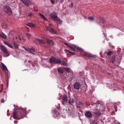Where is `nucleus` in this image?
I'll return each instance as SVG.
<instances>
[{
	"instance_id": "49",
	"label": "nucleus",
	"mask_w": 124,
	"mask_h": 124,
	"mask_svg": "<svg viewBox=\"0 0 124 124\" xmlns=\"http://www.w3.org/2000/svg\"><path fill=\"white\" fill-rule=\"evenodd\" d=\"M69 111L68 113H70V114H71V113H71V112H71V111H70L69 110Z\"/></svg>"
},
{
	"instance_id": "41",
	"label": "nucleus",
	"mask_w": 124,
	"mask_h": 124,
	"mask_svg": "<svg viewBox=\"0 0 124 124\" xmlns=\"http://www.w3.org/2000/svg\"><path fill=\"white\" fill-rule=\"evenodd\" d=\"M64 43L65 45H66V46H68V47H69V46H70V45H69L68 43H67L66 42H64Z\"/></svg>"
},
{
	"instance_id": "39",
	"label": "nucleus",
	"mask_w": 124,
	"mask_h": 124,
	"mask_svg": "<svg viewBox=\"0 0 124 124\" xmlns=\"http://www.w3.org/2000/svg\"><path fill=\"white\" fill-rule=\"evenodd\" d=\"M63 111L64 113H66L67 112V111L66 109L65 110V109H64L63 110Z\"/></svg>"
},
{
	"instance_id": "56",
	"label": "nucleus",
	"mask_w": 124,
	"mask_h": 124,
	"mask_svg": "<svg viewBox=\"0 0 124 124\" xmlns=\"http://www.w3.org/2000/svg\"><path fill=\"white\" fill-rule=\"evenodd\" d=\"M69 97L70 98V95H69Z\"/></svg>"
},
{
	"instance_id": "31",
	"label": "nucleus",
	"mask_w": 124,
	"mask_h": 124,
	"mask_svg": "<svg viewBox=\"0 0 124 124\" xmlns=\"http://www.w3.org/2000/svg\"><path fill=\"white\" fill-rule=\"evenodd\" d=\"M39 16H40L44 20H47V19L44 16L42 15V14H39Z\"/></svg>"
},
{
	"instance_id": "32",
	"label": "nucleus",
	"mask_w": 124,
	"mask_h": 124,
	"mask_svg": "<svg viewBox=\"0 0 124 124\" xmlns=\"http://www.w3.org/2000/svg\"><path fill=\"white\" fill-rule=\"evenodd\" d=\"M26 34L27 37L28 39H29L31 37V35L29 33H26Z\"/></svg>"
},
{
	"instance_id": "23",
	"label": "nucleus",
	"mask_w": 124,
	"mask_h": 124,
	"mask_svg": "<svg viewBox=\"0 0 124 124\" xmlns=\"http://www.w3.org/2000/svg\"><path fill=\"white\" fill-rule=\"evenodd\" d=\"M6 72V76H7V80H8L10 77V74L9 72H8V71H7Z\"/></svg>"
},
{
	"instance_id": "33",
	"label": "nucleus",
	"mask_w": 124,
	"mask_h": 124,
	"mask_svg": "<svg viewBox=\"0 0 124 124\" xmlns=\"http://www.w3.org/2000/svg\"><path fill=\"white\" fill-rule=\"evenodd\" d=\"M69 47L73 51H75V49L71 45L69 46Z\"/></svg>"
},
{
	"instance_id": "24",
	"label": "nucleus",
	"mask_w": 124,
	"mask_h": 124,
	"mask_svg": "<svg viewBox=\"0 0 124 124\" xmlns=\"http://www.w3.org/2000/svg\"><path fill=\"white\" fill-rule=\"evenodd\" d=\"M69 102L70 104H72L74 102V100L73 99H70L69 100Z\"/></svg>"
},
{
	"instance_id": "57",
	"label": "nucleus",
	"mask_w": 124,
	"mask_h": 124,
	"mask_svg": "<svg viewBox=\"0 0 124 124\" xmlns=\"http://www.w3.org/2000/svg\"><path fill=\"white\" fill-rule=\"evenodd\" d=\"M8 56V55H7V56Z\"/></svg>"
},
{
	"instance_id": "38",
	"label": "nucleus",
	"mask_w": 124,
	"mask_h": 124,
	"mask_svg": "<svg viewBox=\"0 0 124 124\" xmlns=\"http://www.w3.org/2000/svg\"><path fill=\"white\" fill-rule=\"evenodd\" d=\"M73 2H71V4L69 5V7L71 8L73 7Z\"/></svg>"
},
{
	"instance_id": "47",
	"label": "nucleus",
	"mask_w": 124,
	"mask_h": 124,
	"mask_svg": "<svg viewBox=\"0 0 124 124\" xmlns=\"http://www.w3.org/2000/svg\"><path fill=\"white\" fill-rule=\"evenodd\" d=\"M78 49L79 50H81V49L80 48H78Z\"/></svg>"
},
{
	"instance_id": "2",
	"label": "nucleus",
	"mask_w": 124,
	"mask_h": 124,
	"mask_svg": "<svg viewBox=\"0 0 124 124\" xmlns=\"http://www.w3.org/2000/svg\"><path fill=\"white\" fill-rule=\"evenodd\" d=\"M92 106L93 108L94 109L93 110L95 111V112H94V113L98 116H100L101 114L100 112L104 109V106L101 103H95L92 105Z\"/></svg>"
},
{
	"instance_id": "48",
	"label": "nucleus",
	"mask_w": 124,
	"mask_h": 124,
	"mask_svg": "<svg viewBox=\"0 0 124 124\" xmlns=\"http://www.w3.org/2000/svg\"><path fill=\"white\" fill-rule=\"evenodd\" d=\"M100 121L101 122H102L103 123H104V122H103V121H102V119H101L100 120Z\"/></svg>"
},
{
	"instance_id": "10",
	"label": "nucleus",
	"mask_w": 124,
	"mask_h": 124,
	"mask_svg": "<svg viewBox=\"0 0 124 124\" xmlns=\"http://www.w3.org/2000/svg\"><path fill=\"white\" fill-rule=\"evenodd\" d=\"M73 86L74 88L78 90L79 88V84L78 82L75 83L73 84Z\"/></svg>"
},
{
	"instance_id": "51",
	"label": "nucleus",
	"mask_w": 124,
	"mask_h": 124,
	"mask_svg": "<svg viewBox=\"0 0 124 124\" xmlns=\"http://www.w3.org/2000/svg\"><path fill=\"white\" fill-rule=\"evenodd\" d=\"M9 110L8 109L7 110V113H8V112H9Z\"/></svg>"
},
{
	"instance_id": "8",
	"label": "nucleus",
	"mask_w": 124,
	"mask_h": 124,
	"mask_svg": "<svg viewBox=\"0 0 124 124\" xmlns=\"http://www.w3.org/2000/svg\"><path fill=\"white\" fill-rule=\"evenodd\" d=\"M34 42L36 44H41L42 43H43V41L41 39H36L34 41Z\"/></svg>"
},
{
	"instance_id": "55",
	"label": "nucleus",
	"mask_w": 124,
	"mask_h": 124,
	"mask_svg": "<svg viewBox=\"0 0 124 124\" xmlns=\"http://www.w3.org/2000/svg\"><path fill=\"white\" fill-rule=\"evenodd\" d=\"M1 65L0 64V67Z\"/></svg>"
},
{
	"instance_id": "4",
	"label": "nucleus",
	"mask_w": 124,
	"mask_h": 124,
	"mask_svg": "<svg viewBox=\"0 0 124 124\" xmlns=\"http://www.w3.org/2000/svg\"><path fill=\"white\" fill-rule=\"evenodd\" d=\"M50 62L51 63L59 64L61 62V60L60 59L56 58L54 57H52L50 59Z\"/></svg>"
},
{
	"instance_id": "54",
	"label": "nucleus",
	"mask_w": 124,
	"mask_h": 124,
	"mask_svg": "<svg viewBox=\"0 0 124 124\" xmlns=\"http://www.w3.org/2000/svg\"><path fill=\"white\" fill-rule=\"evenodd\" d=\"M49 25H50H50H51V24H49Z\"/></svg>"
},
{
	"instance_id": "35",
	"label": "nucleus",
	"mask_w": 124,
	"mask_h": 124,
	"mask_svg": "<svg viewBox=\"0 0 124 124\" xmlns=\"http://www.w3.org/2000/svg\"><path fill=\"white\" fill-rule=\"evenodd\" d=\"M23 47L24 48L25 50L27 52H30V48H26L24 46H23Z\"/></svg>"
},
{
	"instance_id": "30",
	"label": "nucleus",
	"mask_w": 124,
	"mask_h": 124,
	"mask_svg": "<svg viewBox=\"0 0 124 124\" xmlns=\"http://www.w3.org/2000/svg\"><path fill=\"white\" fill-rule=\"evenodd\" d=\"M65 51L66 53L69 52V53L71 54L72 55H74L75 54L74 52H71L68 50H65Z\"/></svg>"
},
{
	"instance_id": "43",
	"label": "nucleus",
	"mask_w": 124,
	"mask_h": 124,
	"mask_svg": "<svg viewBox=\"0 0 124 124\" xmlns=\"http://www.w3.org/2000/svg\"><path fill=\"white\" fill-rule=\"evenodd\" d=\"M1 103H4V99H2L1 100Z\"/></svg>"
},
{
	"instance_id": "16",
	"label": "nucleus",
	"mask_w": 124,
	"mask_h": 124,
	"mask_svg": "<svg viewBox=\"0 0 124 124\" xmlns=\"http://www.w3.org/2000/svg\"><path fill=\"white\" fill-rule=\"evenodd\" d=\"M84 105V103L81 102H79L77 105V107L78 108H80Z\"/></svg>"
},
{
	"instance_id": "58",
	"label": "nucleus",
	"mask_w": 124,
	"mask_h": 124,
	"mask_svg": "<svg viewBox=\"0 0 124 124\" xmlns=\"http://www.w3.org/2000/svg\"><path fill=\"white\" fill-rule=\"evenodd\" d=\"M105 119V118H104L103 120H104Z\"/></svg>"
},
{
	"instance_id": "5",
	"label": "nucleus",
	"mask_w": 124,
	"mask_h": 124,
	"mask_svg": "<svg viewBox=\"0 0 124 124\" xmlns=\"http://www.w3.org/2000/svg\"><path fill=\"white\" fill-rule=\"evenodd\" d=\"M4 11L8 15H10L12 13V12L11 8L9 7L6 6L4 7Z\"/></svg>"
},
{
	"instance_id": "7",
	"label": "nucleus",
	"mask_w": 124,
	"mask_h": 124,
	"mask_svg": "<svg viewBox=\"0 0 124 124\" xmlns=\"http://www.w3.org/2000/svg\"><path fill=\"white\" fill-rule=\"evenodd\" d=\"M62 104L63 105L65 104V102H67L68 101L67 96L65 95H64L62 98Z\"/></svg>"
},
{
	"instance_id": "42",
	"label": "nucleus",
	"mask_w": 124,
	"mask_h": 124,
	"mask_svg": "<svg viewBox=\"0 0 124 124\" xmlns=\"http://www.w3.org/2000/svg\"><path fill=\"white\" fill-rule=\"evenodd\" d=\"M8 46L12 48H13V46L11 44H10L9 45V46Z\"/></svg>"
},
{
	"instance_id": "44",
	"label": "nucleus",
	"mask_w": 124,
	"mask_h": 124,
	"mask_svg": "<svg viewBox=\"0 0 124 124\" xmlns=\"http://www.w3.org/2000/svg\"><path fill=\"white\" fill-rule=\"evenodd\" d=\"M32 15V13H30V14H29L28 15V17H31Z\"/></svg>"
},
{
	"instance_id": "45",
	"label": "nucleus",
	"mask_w": 124,
	"mask_h": 124,
	"mask_svg": "<svg viewBox=\"0 0 124 124\" xmlns=\"http://www.w3.org/2000/svg\"><path fill=\"white\" fill-rule=\"evenodd\" d=\"M64 0H61V1L60 2V3H62L64 1Z\"/></svg>"
},
{
	"instance_id": "3",
	"label": "nucleus",
	"mask_w": 124,
	"mask_h": 124,
	"mask_svg": "<svg viewBox=\"0 0 124 124\" xmlns=\"http://www.w3.org/2000/svg\"><path fill=\"white\" fill-rule=\"evenodd\" d=\"M50 16L51 18L53 19L55 21H57L58 23H57V24H60L61 23V20L57 16V14L55 12H54L50 14Z\"/></svg>"
},
{
	"instance_id": "34",
	"label": "nucleus",
	"mask_w": 124,
	"mask_h": 124,
	"mask_svg": "<svg viewBox=\"0 0 124 124\" xmlns=\"http://www.w3.org/2000/svg\"><path fill=\"white\" fill-rule=\"evenodd\" d=\"M34 51L35 50L34 48H31L30 49V53H32V52H34ZM32 53L33 54V53Z\"/></svg>"
},
{
	"instance_id": "6",
	"label": "nucleus",
	"mask_w": 124,
	"mask_h": 124,
	"mask_svg": "<svg viewBox=\"0 0 124 124\" xmlns=\"http://www.w3.org/2000/svg\"><path fill=\"white\" fill-rule=\"evenodd\" d=\"M85 116L87 118H90L92 116V114L91 112L89 111H87L85 113Z\"/></svg>"
},
{
	"instance_id": "12",
	"label": "nucleus",
	"mask_w": 124,
	"mask_h": 124,
	"mask_svg": "<svg viewBox=\"0 0 124 124\" xmlns=\"http://www.w3.org/2000/svg\"><path fill=\"white\" fill-rule=\"evenodd\" d=\"M84 56L85 57H94L95 56L93 55L90 53H85L84 54Z\"/></svg>"
},
{
	"instance_id": "1",
	"label": "nucleus",
	"mask_w": 124,
	"mask_h": 124,
	"mask_svg": "<svg viewBox=\"0 0 124 124\" xmlns=\"http://www.w3.org/2000/svg\"><path fill=\"white\" fill-rule=\"evenodd\" d=\"M26 109L19 108L15 109L13 113V117L14 118L18 120L23 118L26 115Z\"/></svg>"
},
{
	"instance_id": "53",
	"label": "nucleus",
	"mask_w": 124,
	"mask_h": 124,
	"mask_svg": "<svg viewBox=\"0 0 124 124\" xmlns=\"http://www.w3.org/2000/svg\"><path fill=\"white\" fill-rule=\"evenodd\" d=\"M92 122V123H91V124H93V122Z\"/></svg>"
},
{
	"instance_id": "27",
	"label": "nucleus",
	"mask_w": 124,
	"mask_h": 124,
	"mask_svg": "<svg viewBox=\"0 0 124 124\" xmlns=\"http://www.w3.org/2000/svg\"><path fill=\"white\" fill-rule=\"evenodd\" d=\"M13 45L15 48L17 49L18 48V46H17L16 42H13Z\"/></svg>"
},
{
	"instance_id": "29",
	"label": "nucleus",
	"mask_w": 124,
	"mask_h": 124,
	"mask_svg": "<svg viewBox=\"0 0 124 124\" xmlns=\"http://www.w3.org/2000/svg\"><path fill=\"white\" fill-rule=\"evenodd\" d=\"M49 30L52 33H54L55 32V31L52 28H49Z\"/></svg>"
},
{
	"instance_id": "22",
	"label": "nucleus",
	"mask_w": 124,
	"mask_h": 124,
	"mask_svg": "<svg viewBox=\"0 0 124 124\" xmlns=\"http://www.w3.org/2000/svg\"><path fill=\"white\" fill-rule=\"evenodd\" d=\"M115 61V57L114 56L112 57L110 59V62L112 63L114 62Z\"/></svg>"
},
{
	"instance_id": "19",
	"label": "nucleus",
	"mask_w": 124,
	"mask_h": 124,
	"mask_svg": "<svg viewBox=\"0 0 124 124\" xmlns=\"http://www.w3.org/2000/svg\"><path fill=\"white\" fill-rule=\"evenodd\" d=\"M93 122V124H99L100 122L99 121L97 120L94 119Z\"/></svg>"
},
{
	"instance_id": "9",
	"label": "nucleus",
	"mask_w": 124,
	"mask_h": 124,
	"mask_svg": "<svg viewBox=\"0 0 124 124\" xmlns=\"http://www.w3.org/2000/svg\"><path fill=\"white\" fill-rule=\"evenodd\" d=\"M44 43L47 45L52 46L54 44V42L52 40H48L46 41H45Z\"/></svg>"
},
{
	"instance_id": "40",
	"label": "nucleus",
	"mask_w": 124,
	"mask_h": 124,
	"mask_svg": "<svg viewBox=\"0 0 124 124\" xmlns=\"http://www.w3.org/2000/svg\"><path fill=\"white\" fill-rule=\"evenodd\" d=\"M3 42L6 45H8V43L7 42H6L5 41H3Z\"/></svg>"
},
{
	"instance_id": "18",
	"label": "nucleus",
	"mask_w": 124,
	"mask_h": 124,
	"mask_svg": "<svg viewBox=\"0 0 124 124\" xmlns=\"http://www.w3.org/2000/svg\"><path fill=\"white\" fill-rule=\"evenodd\" d=\"M58 72L61 73H63L64 71L63 69L62 68H57Z\"/></svg>"
},
{
	"instance_id": "15",
	"label": "nucleus",
	"mask_w": 124,
	"mask_h": 124,
	"mask_svg": "<svg viewBox=\"0 0 124 124\" xmlns=\"http://www.w3.org/2000/svg\"><path fill=\"white\" fill-rule=\"evenodd\" d=\"M1 64L2 65V69L4 71H8V70L6 66L2 63H1Z\"/></svg>"
},
{
	"instance_id": "21",
	"label": "nucleus",
	"mask_w": 124,
	"mask_h": 124,
	"mask_svg": "<svg viewBox=\"0 0 124 124\" xmlns=\"http://www.w3.org/2000/svg\"><path fill=\"white\" fill-rule=\"evenodd\" d=\"M27 25L30 27H33L35 26V25L32 23H29L27 24Z\"/></svg>"
},
{
	"instance_id": "50",
	"label": "nucleus",
	"mask_w": 124,
	"mask_h": 124,
	"mask_svg": "<svg viewBox=\"0 0 124 124\" xmlns=\"http://www.w3.org/2000/svg\"><path fill=\"white\" fill-rule=\"evenodd\" d=\"M117 124H120V123L119 122H117Z\"/></svg>"
},
{
	"instance_id": "11",
	"label": "nucleus",
	"mask_w": 124,
	"mask_h": 124,
	"mask_svg": "<svg viewBox=\"0 0 124 124\" xmlns=\"http://www.w3.org/2000/svg\"><path fill=\"white\" fill-rule=\"evenodd\" d=\"M0 48L1 50L4 53L6 54L8 53V52L6 49L3 46L1 45L0 46Z\"/></svg>"
},
{
	"instance_id": "13",
	"label": "nucleus",
	"mask_w": 124,
	"mask_h": 124,
	"mask_svg": "<svg viewBox=\"0 0 124 124\" xmlns=\"http://www.w3.org/2000/svg\"><path fill=\"white\" fill-rule=\"evenodd\" d=\"M53 112L54 113V116L55 118L60 117V115L59 114L58 112L56 111V110H54L53 111Z\"/></svg>"
},
{
	"instance_id": "46",
	"label": "nucleus",
	"mask_w": 124,
	"mask_h": 124,
	"mask_svg": "<svg viewBox=\"0 0 124 124\" xmlns=\"http://www.w3.org/2000/svg\"><path fill=\"white\" fill-rule=\"evenodd\" d=\"M10 113L8 112V113H7V115L8 116H9L10 115Z\"/></svg>"
},
{
	"instance_id": "52",
	"label": "nucleus",
	"mask_w": 124,
	"mask_h": 124,
	"mask_svg": "<svg viewBox=\"0 0 124 124\" xmlns=\"http://www.w3.org/2000/svg\"><path fill=\"white\" fill-rule=\"evenodd\" d=\"M9 43H8V45H7V46H9Z\"/></svg>"
},
{
	"instance_id": "37",
	"label": "nucleus",
	"mask_w": 124,
	"mask_h": 124,
	"mask_svg": "<svg viewBox=\"0 0 124 124\" xmlns=\"http://www.w3.org/2000/svg\"><path fill=\"white\" fill-rule=\"evenodd\" d=\"M52 4L53 5H54L55 4V1L54 0H50Z\"/></svg>"
},
{
	"instance_id": "17",
	"label": "nucleus",
	"mask_w": 124,
	"mask_h": 124,
	"mask_svg": "<svg viewBox=\"0 0 124 124\" xmlns=\"http://www.w3.org/2000/svg\"><path fill=\"white\" fill-rule=\"evenodd\" d=\"M0 37L4 39L7 38L6 35L2 32L0 33Z\"/></svg>"
},
{
	"instance_id": "28",
	"label": "nucleus",
	"mask_w": 124,
	"mask_h": 124,
	"mask_svg": "<svg viewBox=\"0 0 124 124\" xmlns=\"http://www.w3.org/2000/svg\"><path fill=\"white\" fill-rule=\"evenodd\" d=\"M63 69L66 70L67 71L66 72H68V73L70 72V70L69 68H63Z\"/></svg>"
},
{
	"instance_id": "36",
	"label": "nucleus",
	"mask_w": 124,
	"mask_h": 124,
	"mask_svg": "<svg viewBox=\"0 0 124 124\" xmlns=\"http://www.w3.org/2000/svg\"><path fill=\"white\" fill-rule=\"evenodd\" d=\"M88 18L89 20L91 21H92L93 20V17L92 16L89 17Z\"/></svg>"
},
{
	"instance_id": "14",
	"label": "nucleus",
	"mask_w": 124,
	"mask_h": 124,
	"mask_svg": "<svg viewBox=\"0 0 124 124\" xmlns=\"http://www.w3.org/2000/svg\"><path fill=\"white\" fill-rule=\"evenodd\" d=\"M113 54V52L110 51H108V52H105L104 53L105 54H106L107 56H110L112 55Z\"/></svg>"
},
{
	"instance_id": "20",
	"label": "nucleus",
	"mask_w": 124,
	"mask_h": 124,
	"mask_svg": "<svg viewBox=\"0 0 124 124\" xmlns=\"http://www.w3.org/2000/svg\"><path fill=\"white\" fill-rule=\"evenodd\" d=\"M99 19L101 22L103 23H106V21L105 19H104L103 18L100 17Z\"/></svg>"
},
{
	"instance_id": "26",
	"label": "nucleus",
	"mask_w": 124,
	"mask_h": 124,
	"mask_svg": "<svg viewBox=\"0 0 124 124\" xmlns=\"http://www.w3.org/2000/svg\"><path fill=\"white\" fill-rule=\"evenodd\" d=\"M63 76L64 78H68L69 76V74L68 72H66V73L63 75Z\"/></svg>"
},
{
	"instance_id": "25",
	"label": "nucleus",
	"mask_w": 124,
	"mask_h": 124,
	"mask_svg": "<svg viewBox=\"0 0 124 124\" xmlns=\"http://www.w3.org/2000/svg\"><path fill=\"white\" fill-rule=\"evenodd\" d=\"M59 64H60L64 66H66L67 65V64L66 63L63 61H61V62Z\"/></svg>"
}]
</instances>
